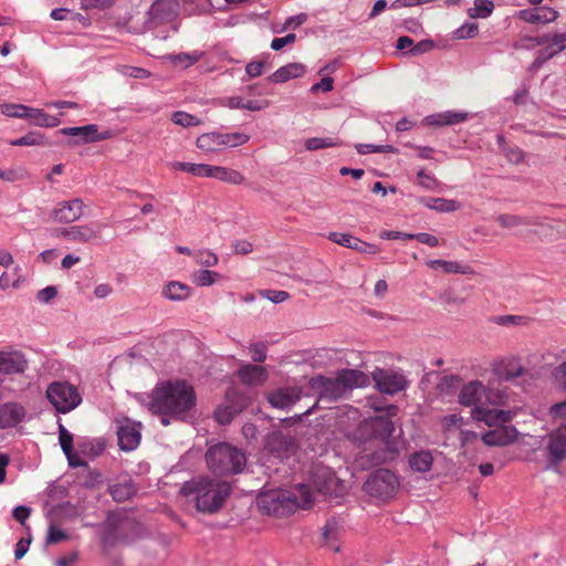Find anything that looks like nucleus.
Segmentation results:
<instances>
[{
  "instance_id": "1",
  "label": "nucleus",
  "mask_w": 566,
  "mask_h": 566,
  "mask_svg": "<svg viewBox=\"0 0 566 566\" xmlns=\"http://www.w3.org/2000/svg\"><path fill=\"white\" fill-rule=\"evenodd\" d=\"M196 392L191 385L185 380L166 381L155 387L149 401V410L161 416V423L166 427L169 418L185 421L192 416L196 407Z\"/></svg>"
},
{
  "instance_id": "2",
  "label": "nucleus",
  "mask_w": 566,
  "mask_h": 566,
  "mask_svg": "<svg viewBox=\"0 0 566 566\" xmlns=\"http://www.w3.org/2000/svg\"><path fill=\"white\" fill-rule=\"evenodd\" d=\"M231 492V485L222 480L197 476L185 482L180 494L193 503L198 512L214 514L219 512Z\"/></svg>"
},
{
  "instance_id": "3",
  "label": "nucleus",
  "mask_w": 566,
  "mask_h": 566,
  "mask_svg": "<svg viewBox=\"0 0 566 566\" xmlns=\"http://www.w3.org/2000/svg\"><path fill=\"white\" fill-rule=\"evenodd\" d=\"M395 426L389 417L379 416L361 421L354 431V439L363 443H374L380 448L376 455L379 463L394 460L399 453L400 442L394 436Z\"/></svg>"
},
{
  "instance_id": "4",
  "label": "nucleus",
  "mask_w": 566,
  "mask_h": 566,
  "mask_svg": "<svg viewBox=\"0 0 566 566\" xmlns=\"http://www.w3.org/2000/svg\"><path fill=\"white\" fill-rule=\"evenodd\" d=\"M300 497L287 490H268L258 496V506L266 515L283 517L292 514L298 507L308 509L313 502L314 493L307 485L298 489Z\"/></svg>"
},
{
  "instance_id": "5",
  "label": "nucleus",
  "mask_w": 566,
  "mask_h": 566,
  "mask_svg": "<svg viewBox=\"0 0 566 566\" xmlns=\"http://www.w3.org/2000/svg\"><path fill=\"white\" fill-rule=\"evenodd\" d=\"M364 374L356 369H343L335 378L315 376L310 386L317 395V402H334L343 398L354 386H359Z\"/></svg>"
},
{
  "instance_id": "6",
  "label": "nucleus",
  "mask_w": 566,
  "mask_h": 566,
  "mask_svg": "<svg viewBox=\"0 0 566 566\" xmlns=\"http://www.w3.org/2000/svg\"><path fill=\"white\" fill-rule=\"evenodd\" d=\"M206 461L209 470L218 475L235 474L245 465V455L229 443H218L208 449Z\"/></svg>"
},
{
  "instance_id": "7",
  "label": "nucleus",
  "mask_w": 566,
  "mask_h": 566,
  "mask_svg": "<svg viewBox=\"0 0 566 566\" xmlns=\"http://www.w3.org/2000/svg\"><path fill=\"white\" fill-rule=\"evenodd\" d=\"M458 400L464 407H483L484 402L500 406L504 403V396L499 389L486 388L480 380H471L461 388Z\"/></svg>"
},
{
  "instance_id": "8",
  "label": "nucleus",
  "mask_w": 566,
  "mask_h": 566,
  "mask_svg": "<svg viewBox=\"0 0 566 566\" xmlns=\"http://www.w3.org/2000/svg\"><path fill=\"white\" fill-rule=\"evenodd\" d=\"M136 528L137 525L133 520L109 515L104 524L102 542L107 547L126 544L133 541Z\"/></svg>"
},
{
  "instance_id": "9",
  "label": "nucleus",
  "mask_w": 566,
  "mask_h": 566,
  "mask_svg": "<svg viewBox=\"0 0 566 566\" xmlns=\"http://www.w3.org/2000/svg\"><path fill=\"white\" fill-rule=\"evenodd\" d=\"M46 397L56 411L61 413L74 410L82 402V396L77 388L66 381L50 384L46 389Z\"/></svg>"
},
{
  "instance_id": "10",
  "label": "nucleus",
  "mask_w": 566,
  "mask_h": 566,
  "mask_svg": "<svg viewBox=\"0 0 566 566\" xmlns=\"http://www.w3.org/2000/svg\"><path fill=\"white\" fill-rule=\"evenodd\" d=\"M399 489L396 474L388 469H379L373 472L364 484V490L370 496L388 500L394 497Z\"/></svg>"
},
{
  "instance_id": "11",
  "label": "nucleus",
  "mask_w": 566,
  "mask_h": 566,
  "mask_svg": "<svg viewBox=\"0 0 566 566\" xmlns=\"http://www.w3.org/2000/svg\"><path fill=\"white\" fill-rule=\"evenodd\" d=\"M249 136L241 133H205L197 138V147L206 153L223 150L228 147H237L248 142Z\"/></svg>"
},
{
  "instance_id": "12",
  "label": "nucleus",
  "mask_w": 566,
  "mask_h": 566,
  "mask_svg": "<svg viewBox=\"0 0 566 566\" xmlns=\"http://www.w3.org/2000/svg\"><path fill=\"white\" fill-rule=\"evenodd\" d=\"M552 419L564 421L543 439L547 462L549 465L556 467L566 460V417Z\"/></svg>"
},
{
  "instance_id": "13",
  "label": "nucleus",
  "mask_w": 566,
  "mask_h": 566,
  "mask_svg": "<svg viewBox=\"0 0 566 566\" xmlns=\"http://www.w3.org/2000/svg\"><path fill=\"white\" fill-rule=\"evenodd\" d=\"M312 479L316 492L324 496L339 497L345 492V484L328 468L317 467Z\"/></svg>"
},
{
  "instance_id": "14",
  "label": "nucleus",
  "mask_w": 566,
  "mask_h": 566,
  "mask_svg": "<svg viewBox=\"0 0 566 566\" xmlns=\"http://www.w3.org/2000/svg\"><path fill=\"white\" fill-rule=\"evenodd\" d=\"M297 444L294 438L281 431H274L266 437L264 450L272 457L283 460L293 455Z\"/></svg>"
},
{
  "instance_id": "15",
  "label": "nucleus",
  "mask_w": 566,
  "mask_h": 566,
  "mask_svg": "<svg viewBox=\"0 0 566 566\" xmlns=\"http://www.w3.org/2000/svg\"><path fill=\"white\" fill-rule=\"evenodd\" d=\"M515 412L512 410L495 409L489 407H475L471 411V417L476 420L484 422L489 427L507 426L514 418Z\"/></svg>"
},
{
  "instance_id": "16",
  "label": "nucleus",
  "mask_w": 566,
  "mask_h": 566,
  "mask_svg": "<svg viewBox=\"0 0 566 566\" xmlns=\"http://www.w3.org/2000/svg\"><path fill=\"white\" fill-rule=\"evenodd\" d=\"M171 170L174 172L192 175L193 177H233V174L226 168L205 164L177 161L171 164Z\"/></svg>"
},
{
  "instance_id": "17",
  "label": "nucleus",
  "mask_w": 566,
  "mask_h": 566,
  "mask_svg": "<svg viewBox=\"0 0 566 566\" xmlns=\"http://www.w3.org/2000/svg\"><path fill=\"white\" fill-rule=\"evenodd\" d=\"M55 235L77 243H90L101 238V230L98 226L93 223L78 224L59 229L55 231Z\"/></svg>"
},
{
  "instance_id": "18",
  "label": "nucleus",
  "mask_w": 566,
  "mask_h": 566,
  "mask_svg": "<svg viewBox=\"0 0 566 566\" xmlns=\"http://www.w3.org/2000/svg\"><path fill=\"white\" fill-rule=\"evenodd\" d=\"M373 378L379 391L385 394L392 395L399 392L407 386L405 376L392 370L377 369L373 374Z\"/></svg>"
},
{
  "instance_id": "19",
  "label": "nucleus",
  "mask_w": 566,
  "mask_h": 566,
  "mask_svg": "<svg viewBox=\"0 0 566 566\" xmlns=\"http://www.w3.org/2000/svg\"><path fill=\"white\" fill-rule=\"evenodd\" d=\"M83 214V201L72 199L62 201L53 209L51 218L54 222L71 223L78 220Z\"/></svg>"
},
{
  "instance_id": "20",
  "label": "nucleus",
  "mask_w": 566,
  "mask_h": 566,
  "mask_svg": "<svg viewBox=\"0 0 566 566\" xmlns=\"http://www.w3.org/2000/svg\"><path fill=\"white\" fill-rule=\"evenodd\" d=\"M518 434L513 426H500L483 433L481 439L489 447H505L515 442Z\"/></svg>"
},
{
  "instance_id": "21",
  "label": "nucleus",
  "mask_w": 566,
  "mask_h": 566,
  "mask_svg": "<svg viewBox=\"0 0 566 566\" xmlns=\"http://www.w3.org/2000/svg\"><path fill=\"white\" fill-rule=\"evenodd\" d=\"M118 444L124 451L135 450L140 443V423L124 420L117 430Z\"/></svg>"
},
{
  "instance_id": "22",
  "label": "nucleus",
  "mask_w": 566,
  "mask_h": 566,
  "mask_svg": "<svg viewBox=\"0 0 566 566\" xmlns=\"http://www.w3.org/2000/svg\"><path fill=\"white\" fill-rule=\"evenodd\" d=\"M177 11L176 0H156L148 11L149 22L154 25L169 22L177 15Z\"/></svg>"
},
{
  "instance_id": "23",
  "label": "nucleus",
  "mask_w": 566,
  "mask_h": 566,
  "mask_svg": "<svg viewBox=\"0 0 566 566\" xmlns=\"http://www.w3.org/2000/svg\"><path fill=\"white\" fill-rule=\"evenodd\" d=\"M25 408L17 401L0 405V429H11L19 426L25 418Z\"/></svg>"
},
{
  "instance_id": "24",
  "label": "nucleus",
  "mask_w": 566,
  "mask_h": 566,
  "mask_svg": "<svg viewBox=\"0 0 566 566\" xmlns=\"http://www.w3.org/2000/svg\"><path fill=\"white\" fill-rule=\"evenodd\" d=\"M517 18L524 22L533 24H547L554 22L559 13L549 7H539L534 9H523L517 12Z\"/></svg>"
},
{
  "instance_id": "25",
  "label": "nucleus",
  "mask_w": 566,
  "mask_h": 566,
  "mask_svg": "<svg viewBox=\"0 0 566 566\" xmlns=\"http://www.w3.org/2000/svg\"><path fill=\"white\" fill-rule=\"evenodd\" d=\"M61 134L78 137V142L83 144L99 142L109 137L108 132L98 133V126L96 124L80 127H65L61 129Z\"/></svg>"
},
{
  "instance_id": "26",
  "label": "nucleus",
  "mask_w": 566,
  "mask_h": 566,
  "mask_svg": "<svg viewBox=\"0 0 566 566\" xmlns=\"http://www.w3.org/2000/svg\"><path fill=\"white\" fill-rule=\"evenodd\" d=\"M301 398L298 387L279 388L268 395V400L274 408L289 409Z\"/></svg>"
},
{
  "instance_id": "27",
  "label": "nucleus",
  "mask_w": 566,
  "mask_h": 566,
  "mask_svg": "<svg viewBox=\"0 0 566 566\" xmlns=\"http://www.w3.org/2000/svg\"><path fill=\"white\" fill-rule=\"evenodd\" d=\"M493 371L497 377L505 380H514L527 373L520 359L515 357L505 358L495 363Z\"/></svg>"
},
{
  "instance_id": "28",
  "label": "nucleus",
  "mask_w": 566,
  "mask_h": 566,
  "mask_svg": "<svg viewBox=\"0 0 566 566\" xmlns=\"http://www.w3.org/2000/svg\"><path fill=\"white\" fill-rule=\"evenodd\" d=\"M468 117L469 114L467 112L446 111L428 115L423 118V122L428 126L442 127L463 123Z\"/></svg>"
},
{
  "instance_id": "29",
  "label": "nucleus",
  "mask_w": 566,
  "mask_h": 566,
  "mask_svg": "<svg viewBox=\"0 0 566 566\" xmlns=\"http://www.w3.org/2000/svg\"><path fill=\"white\" fill-rule=\"evenodd\" d=\"M28 360L19 353L0 352V373L6 375L23 374Z\"/></svg>"
},
{
  "instance_id": "30",
  "label": "nucleus",
  "mask_w": 566,
  "mask_h": 566,
  "mask_svg": "<svg viewBox=\"0 0 566 566\" xmlns=\"http://www.w3.org/2000/svg\"><path fill=\"white\" fill-rule=\"evenodd\" d=\"M552 376L555 381L566 391V360L557 365ZM548 415L551 418H565L566 417V399L556 402L549 407Z\"/></svg>"
},
{
  "instance_id": "31",
  "label": "nucleus",
  "mask_w": 566,
  "mask_h": 566,
  "mask_svg": "<svg viewBox=\"0 0 566 566\" xmlns=\"http://www.w3.org/2000/svg\"><path fill=\"white\" fill-rule=\"evenodd\" d=\"M238 375L242 382L247 385H261L268 378L265 367L261 365L245 364L240 367Z\"/></svg>"
},
{
  "instance_id": "32",
  "label": "nucleus",
  "mask_w": 566,
  "mask_h": 566,
  "mask_svg": "<svg viewBox=\"0 0 566 566\" xmlns=\"http://www.w3.org/2000/svg\"><path fill=\"white\" fill-rule=\"evenodd\" d=\"M306 67L302 63H289L277 69L273 74L268 77V81L273 83H284L289 80L302 76Z\"/></svg>"
},
{
  "instance_id": "33",
  "label": "nucleus",
  "mask_w": 566,
  "mask_h": 566,
  "mask_svg": "<svg viewBox=\"0 0 566 566\" xmlns=\"http://www.w3.org/2000/svg\"><path fill=\"white\" fill-rule=\"evenodd\" d=\"M424 207L441 212H451L460 208V203L455 200H448L444 198L423 197L420 200Z\"/></svg>"
},
{
  "instance_id": "34",
  "label": "nucleus",
  "mask_w": 566,
  "mask_h": 566,
  "mask_svg": "<svg viewBox=\"0 0 566 566\" xmlns=\"http://www.w3.org/2000/svg\"><path fill=\"white\" fill-rule=\"evenodd\" d=\"M433 457L429 451L415 452L409 457V465L413 471L426 473L431 470Z\"/></svg>"
},
{
  "instance_id": "35",
  "label": "nucleus",
  "mask_w": 566,
  "mask_h": 566,
  "mask_svg": "<svg viewBox=\"0 0 566 566\" xmlns=\"http://www.w3.org/2000/svg\"><path fill=\"white\" fill-rule=\"evenodd\" d=\"M426 264L432 269H442L444 273H461V274H470L472 270L469 265H461L455 261H446V260H429Z\"/></svg>"
},
{
  "instance_id": "36",
  "label": "nucleus",
  "mask_w": 566,
  "mask_h": 566,
  "mask_svg": "<svg viewBox=\"0 0 566 566\" xmlns=\"http://www.w3.org/2000/svg\"><path fill=\"white\" fill-rule=\"evenodd\" d=\"M566 49V33H555L553 38V43L546 45L544 49L539 50L537 53L541 54V59H544L546 62L558 53Z\"/></svg>"
},
{
  "instance_id": "37",
  "label": "nucleus",
  "mask_w": 566,
  "mask_h": 566,
  "mask_svg": "<svg viewBox=\"0 0 566 566\" xmlns=\"http://www.w3.org/2000/svg\"><path fill=\"white\" fill-rule=\"evenodd\" d=\"M190 291L187 284L172 281L165 286L163 294L166 298L171 301H185L189 297Z\"/></svg>"
},
{
  "instance_id": "38",
  "label": "nucleus",
  "mask_w": 566,
  "mask_h": 566,
  "mask_svg": "<svg viewBox=\"0 0 566 566\" xmlns=\"http://www.w3.org/2000/svg\"><path fill=\"white\" fill-rule=\"evenodd\" d=\"M496 221L502 228L512 229L520 226H535L537 222L531 218L503 213L496 218Z\"/></svg>"
},
{
  "instance_id": "39",
  "label": "nucleus",
  "mask_w": 566,
  "mask_h": 566,
  "mask_svg": "<svg viewBox=\"0 0 566 566\" xmlns=\"http://www.w3.org/2000/svg\"><path fill=\"white\" fill-rule=\"evenodd\" d=\"M474 8L468 10L471 18L486 19L494 10V3L491 0H474Z\"/></svg>"
},
{
  "instance_id": "40",
  "label": "nucleus",
  "mask_w": 566,
  "mask_h": 566,
  "mask_svg": "<svg viewBox=\"0 0 566 566\" xmlns=\"http://www.w3.org/2000/svg\"><path fill=\"white\" fill-rule=\"evenodd\" d=\"M59 440L64 454L67 457L71 465H76L73 461V436L63 424L59 427Z\"/></svg>"
},
{
  "instance_id": "41",
  "label": "nucleus",
  "mask_w": 566,
  "mask_h": 566,
  "mask_svg": "<svg viewBox=\"0 0 566 566\" xmlns=\"http://www.w3.org/2000/svg\"><path fill=\"white\" fill-rule=\"evenodd\" d=\"M342 143L337 137H313L305 142L307 150H318L328 147L339 146Z\"/></svg>"
},
{
  "instance_id": "42",
  "label": "nucleus",
  "mask_w": 566,
  "mask_h": 566,
  "mask_svg": "<svg viewBox=\"0 0 566 566\" xmlns=\"http://www.w3.org/2000/svg\"><path fill=\"white\" fill-rule=\"evenodd\" d=\"M221 279V274L210 270H199L192 274V282L198 286H210Z\"/></svg>"
},
{
  "instance_id": "43",
  "label": "nucleus",
  "mask_w": 566,
  "mask_h": 566,
  "mask_svg": "<svg viewBox=\"0 0 566 566\" xmlns=\"http://www.w3.org/2000/svg\"><path fill=\"white\" fill-rule=\"evenodd\" d=\"M136 490L130 482L118 483L111 486V494L116 502H124L135 494Z\"/></svg>"
},
{
  "instance_id": "44",
  "label": "nucleus",
  "mask_w": 566,
  "mask_h": 566,
  "mask_svg": "<svg viewBox=\"0 0 566 566\" xmlns=\"http://www.w3.org/2000/svg\"><path fill=\"white\" fill-rule=\"evenodd\" d=\"M171 120L174 124L182 127L198 126L202 123L200 118L182 111L172 113Z\"/></svg>"
},
{
  "instance_id": "45",
  "label": "nucleus",
  "mask_w": 566,
  "mask_h": 566,
  "mask_svg": "<svg viewBox=\"0 0 566 566\" xmlns=\"http://www.w3.org/2000/svg\"><path fill=\"white\" fill-rule=\"evenodd\" d=\"M242 407L224 406L220 407L214 412L216 420L221 424L230 423L235 415L241 411Z\"/></svg>"
},
{
  "instance_id": "46",
  "label": "nucleus",
  "mask_w": 566,
  "mask_h": 566,
  "mask_svg": "<svg viewBox=\"0 0 566 566\" xmlns=\"http://www.w3.org/2000/svg\"><path fill=\"white\" fill-rule=\"evenodd\" d=\"M12 146H35L43 145L44 137L39 132H29L24 136L17 138L10 143Z\"/></svg>"
},
{
  "instance_id": "47",
  "label": "nucleus",
  "mask_w": 566,
  "mask_h": 566,
  "mask_svg": "<svg viewBox=\"0 0 566 566\" xmlns=\"http://www.w3.org/2000/svg\"><path fill=\"white\" fill-rule=\"evenodd\" d=\"M356 150L360 155L371 154V153H391L395 150L391 145H374V144H357L355 146Z\"/></svg>"
},
{
  "instance_id": "48",
  "label": "nucleus",
  "mask_w": 566,
  "mask_h": 566,
  "mask_svg": "<svg viewBox=\"0 0 566 566\" xmlns=\"http://www.w3.org/2000/svg\"><path fill=\"white\" fill-rule=\"evenodd\" d=\"M0 111L6 116L23 118L24 112L28 111V106L22 104L4 103L0 105Z\"/></svg>"
},
{
  "instance_id": "49",
  "label": "nucleus",
  "mask_w": 566,
  "mask_h": 566,
  "mask_svg": "<svg viewBox=\"0 0 566 566\" xmlns=\"http://www.w3.org/2000/svg\"><path fill=\"white\" fill-rule=\"evenodd\" d=\"M336 533H337L336 523L328 522L324 526L323 538H324L325 544L328 547H331L334 552H339V546L334 544V542L336 539Z\"/></svg>"
},
{
  "instance_id": "50",
  "label": "nucleus",
  "mask_w": 566,
  "mask_h": 566,
  "mask_svg": "<svg viewBox=\"0 0 566 566\" xmlns=\"http://www.w3.org/2000/svg\"><path fill=\"white\" fill-rule=\"evenodd\" d=\"M69 534L51 524L48 530V536L45 539L46 545H55L61 542L67 541Z\"/></svg>"
},
{
  "instance_id": "51",
  "label": "nucleus",
  "mask_w": 566,
  "mask_h": 566,
  "mask_svg": "<svg viewBox=\"0 0 566 566\" xmlns=\"http://www.w3.org/2000/svg\"><path fill=\"white\" fill-rule=\"evenodd\" d=\"M195 259L198 264L207 268L214 266L219 262L218 256L210 250L198 251L197 253H195Z\"/></svg>"
},
{
  "instance_id": "52",
  "label": "nucleus",
  "mask_w": 566,
  "mask_h": 566,
  "mask_svg": "<svg viewBox=\"0 0 566 566\" xmlns=\"http://www.w3.org/2000/svg\"><path fill=\"white\" fill-rule=\"evenodd\" d=\"M201 56V53H179L176 55L170 56V60L175 65H184L185 67H188L192 64H195Z\"/></svg>"
},
{
  "instance_id": "53",
  "label": "nucleus",
  "mask_w": 566,
  "mask_h": 566,
  "mask_svg": "<svg viewBox=\"0 0 566 566\" xmlns=\"http://www.w3.org/2000/svg\"><path fill=\"white\" fill-rule=\"evenodd\" d=\"M478 32H479V27L476 23L467 22L454 31V36L457 39H461V40L462 39H472L478 34Z\"/></svg>"
},
{
  "instance_id": "54",
  "label": "nucleus",
  "mask_w": 566,
  "mask_h": 566,
  "mask_svg": "<svg viewBox=\"0 0 566 566\" xmlns=\"http://www.w3.org/2000/svg\"><path fill=\"white\" fill-rule=\"evenodd\" d=\"M328 239L342 247L352 249L353 240H355V237L348 233L331 232L328 234Z\"/></svg>"
},
{
  "instance_id": "55",
  "label": "nucleus",
  "mask_w": 566,
  "mask_h": 566,
  "mask_svg": "<svg viewBox=\"0 0 566 566\" xmlns=\"http://www.w3.org/2000/svg\"><path fill=\"white\" fill-rule=\"evenodd\" d=\"M352 249L356 250L360 253H367V254H376V253L380 252V249L377 245L364 242L357 238H355V240H353Z\"/></svg>"
},
{
  "instance_id": "56",
  "label": "nucleus",
  "mask_w": 566,
  "mask_h": 566,
  "mask_svg": "<svg viewBox=\"0 0 566 566\" xmlns=\"http://www.w3.org/2000/svg\"><path fill=\"white\" fill-rule=\"evenodd\" d=\"M250 353L253 361L263 363L266 358V346L263 343L252 344Z\"/></svg>"
},
{
  "instance_id": "57",
  "label": "nucleus",
  "mask_w": 566,
  "mask_h": 566,
  "mask_svg": "<svg viewBox=\"0 0 566 566\" xmlns=\"http://www.w3.org/2000/svg\"><path fill=\"white\" fill-rule=\"evenodd\" d=\"M409 239L417 240L420 243L427 244L429 247H438L439 240L437 237L426 233V232H419V233H411L409 235Z\"/></svg>"
},
{
  "instance_id": "58",
  "label": "nucleus",
  "mask_w": 566,
  "mask_h": 566,
  "mask_svg": "<svg viewBox=\"0 0 566 566\" xmlns=\"http://www.w3.org/2000/svg\"><path fill=\"white\" fill-rule=\"evenodd\" d=\"M434 46V43L432 40H421L417 44L412 45V48L409 50V54L411 55H420L423 53H427L431 51Z\"/></svg>"
},
{
  "instance_id": "59",
  "label": "nucleus",
  "mask_w": 566,
  "mask_h": 566,
  "mask_svg": "<svg viewBox=\"0 0 566 566\" xmlns=\"http://www.w3.org/2000/svg\"><path fill=\"white\" fill-rule=\"evenodd\" d=\"M296 40V35L294 33H289L283 38H274L271 42V49L274 51H279L283 49L287 44L294 43Z\"/></svg>"
},
{
  "instance_id": "60",
  "label": "nucleus",
  "mask_w": 566,
  "mask_h": 566,
  "mask_svg": "<svg viewBox=\"0 0 566 566\" xmlns=\"http://www.w3.org/2000/svg\"><path fill=\"white\" fill-rule=\"evenodd\" d=\"M503 151L509 159V161L513 164H520L524 158V153L518 147H507L503 148Z\"/></svg>"
},
{
  "instance_id": "61",
  "label": "nucleus",
  "mask_w": 566,
  "mask_h": 566,
  "mask_svg": "<svg viewBox=\"0 0 566 566\" xmlns=\"http://www.w3.org/2000/svg\"><path fill=\"white\" fill-rule=\"evenodd\" d=\"M334 80L331 76L323 77L319 82L315 83L311 87L312 93H317L318 91L331 92L333 90Z\"/></svg>"
},
{
  "instance_id": "62",
  "label": "nucleus",
  "mask_w": 566,
  "mask_h": 566,
  "mask_svg": "<svg viewBox=\"0 0 566 566\" xmlns=\"http://www.w3.org/2000/svg\"><path fill=\"white\" fill-rule=\"evenodd\" d=\"M31 510L27 506L19 505L12 511L13 518L21 525H24L27 520L30 517Z\"/></svg>"
},
{
  "instance_id": "63",
  "label": "nucleus",
  "mask_w": 566,
  "mask_h": 566,
  "mask_svg": "<svg viewBox=\"0 0 566 566\" xmlns=\"http://www.w3.org/2000/svg\"><path fill=\"white\" fill-rule=\"evenodd\" d=\"M56 289L54 286H46L38 292L36 298L40 302L49 303L56 296Z\"/></svg>"
},
{
  "instance_id": "64",
  "label": "nucleus",
  "mask_w": 566,
  "mask_h": 566,
  "mask_svg": "<svg viewBox=\"0 0 566 566\" xmlns=\"http://www.w3.org/2000/svg\"><path fill=\"white\" fill-rule=\"evenodd\" d=\"M263 67H264L263 62L252 61L247 64L245 72L249 77L253 78V77H256L262 74Z\"/></svg>"
}]
</instances>
